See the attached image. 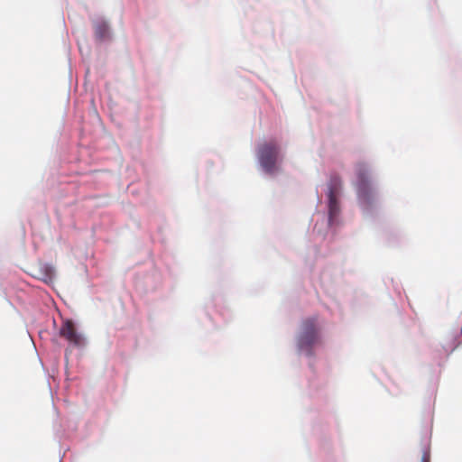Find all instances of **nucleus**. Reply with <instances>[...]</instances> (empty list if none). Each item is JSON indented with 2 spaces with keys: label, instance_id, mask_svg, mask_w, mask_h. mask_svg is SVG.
I'll return each instance as SVG.
<instances>
[{
  "label": "nucleus",
  "instance_id": "f03ea898",
  "mask_svg": "<svg viewBox=\"0 0 462 462\" xmlns=\"http://www.w3.org/2000/svg\"><path fill=\"white\" fill-rule=\"evenodd\" d=\"M279 147L274 142L264 143L258 147L257 156L260 164L268 173H273L276 171Z\"/></svg>",
  "mask_w": 462,
  "mask_h": 462
},
{
  "label": "nucleus",
  "instance_id": "f257e3e1",
  "mask_svg": "<svg viewBox=\"0 0 462 462\" xmlns=\"http://www.w3.org/2000/svg\"><path fill=\"white\" fill-rule=\"evenodd\" d=\"M321 343L317 318H308L302 321L298 344L300 349L312 355V348Z\"/></svg>",
  "mask_w": 462,
  "mask_h": 462
},
{
  "label": "nucleus",
  "instance_id": "7ed1b4c3",
  "mask_svg": "<svg viewBox=\"0 0 462 462\" xmlns=\"http://www.w3.org/2000/svg\"><path fill=\"white\" fill-rule=\"evenodd\" d=\"M357 192L359 199L365 204L370 203L373 189L368 179V171L364 163L356 165Z\"/></svg>",
  "mask_w": 462,
  "mask_h": 462
},
{
  "label": "nucleus",
  "instance_id": "0eeeda50",
  "mask_svg": "<svg viewBox=\"0 0 462 462\" xmlns=\"http://www.w3.org/2000/svg\"><path fill=\"white\" fill-rule=\"evenodd\" d=\"M342 186V181L339 176L331 175L328 182V197L332 196L337 198L339 190Z\"/></svg>",
  "mask_w": 462,
  "mask_h": 462
},
{
  "label": "nucleus",
  "instance_id": "6e6552de",
  "mask_svg": "<svg viewBox=\"0 0 462 462\" xmlns=\"http://www.w3.org/2000/svg\"><path fill=\"white\" fill-rule=\"evenodd\" d=\"M43 271H44V274H45V277L46 279H49V280H51L54 276V269L52 266L51 265H44L43 266Z\"/></svg>",
  "mask_w": 462,
  "mask_h": 462
},
{
  "label": "nucleus",
  "instance_id": "20e7f679",
  "mask_svg": "<svg viewBox=\"0 0 462 462\" xmlns=\"http://www.w3.org/2000/svg\"><path fill=\"white\" fill-rule=\"evenodd\" d=\"M60 336L75 346H80L84 343L82 335L78 332L74 322L70 319L62 322L60 328Z\"/></svg>",
  "mask_w": 462,
  "mask_h": 462
},
{
  "label": "nucleus",
  "instance_id": "423d86ee",
  "mask_svg": "<svg viewBox=\"0 0 462 462\" xmlns=\"http://www.w3.org/2000/svg\"><path fill=\"white\" fill-rule=\"evenodd\" d=\"M340 213V208L337 198L329 196L328 197V221L330 225H333Z\"/></svg>",
  "mask_w": 462,
  "mask_h": 462
},
{
  "label": "nucleus",
  "instance_id": "1a4fd4ad",
  "mask_svg": "<svg viewBox=\"0 0 462 462\" xmlns=\"http://www.w3.org/2000/svg\"><path fill=\"white\" fill-rule=\"evenodd\" d=\"M422 459H423L424 461H428V460H429V456H428L427 454H424V456H423Z\"/></svg>",
  "mask_w": 462,
  "mask_h": 462
},
{
  "label": "nucleus",
  "instance_id": "39448f33",
  "mask_svg": "<svg viewBox=\"0 0 462 462\" xmlns=\"http://www.w3.org/2000/svg\"><path fill=\"white\" fill-rule=\"evenodd\" d=\"M94 32L98 41H104L109 37V26L104 20H97L94 22Z\"/></svg>",
  "mask_w": 462,
  "mask_h": 462
}]
</instances>
